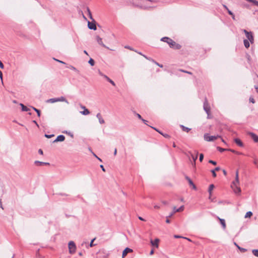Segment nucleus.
<instances>
[{
  "label": "nucleus",
  "mask_w": 258,
  "mask_h": 258,
  "mask_svg": "<svg viewBox=\"0 0 258 258\" xmlns=\"http://www.w3.org/2000/svg\"><path fill=\"white\" fill-rule=\"evenodd\" d=\"M209 162L210 163H211V164L214 165H216L217 164L216 162L213 161V160H211L209 161Z\"/></svg>",
  "instance_id": "41"
},
{
  "label": "nucleus",
  "mask_w": 258,
  "mask_h": 258,
  "mask_svg": "<svg viewBox=\"0 0 258 258\" xmlns=\"http://www.w3.org/2000/svg\"><path fill=\"white\" fill-rule=\"evenodd\" d=\"M239 184H235V182L232 183L231 186L235 194H239L241 192V190L239 186Z\"/></svg>",
  "instance_id": "6"
},
{
  "label": "nucleus",
  "mask_w": 258,
  "mask_h": 258,
  "mask_svg": "<svg viewBox=\"0 0 258 258\" xmlns=\"http://www.w3.org/2000/svg\"><path fill=\"white\" fill-rule=\"evenodd\" d=\"M56 102H65L67 103H69L68 101L64 97H60L57 98H51L47 101V102L51 103H53Z\"/></svg>",
  "instance_id": "3"
},
{
  "label": "nucleus",
  "mask_w": 258,
  "mask_h": 258,
  "mask_svg": "<svg viewBox=\"0 0 258 258\" xmlns=\"http://www.w3.org/2000/svg\"><path fill=\"white\" fill-rule=\"evenodd\" d=\"M100 75H101V76H103L113 86H115V84L114 83V82L112 80H111L110 78H109L107 76H106L105 75H103L101 73H100Z\"/></svg>",
  "instance_id": "14"
},
{
  "label": "nucleus",
  "mask_w": 258,
  "mask_h": 258,
  "mask_svg": "<svg viewBox=\"0 0 258 258\" xmlns=\"http://www.w3.org/2000/svg\"><path fill=\"white\" fill-rule=\"evenodd\" d=\"M204 138L205 141L207 142H211L215 141L218 138H221V136L219 135L210 136L208 134H206L204 135Z\"/></svg>",
  "instance_id": "2"
},
{
  "label": "nucleus",
  "mask_w": 258,
  "mask_h": 258,
  "mask_svg": "<svg viewBox=\"0 0 258 258\" xmlns=\"http://www.w3.org/2000/svg\"><path fill=\"white\" fill-rule=\"evenodd\" d=\"M0 78L1 80H3V73L1 71H0Z\"/></svg>",
  "instance_id": "49"
},
{
  "label": "nucleus",
  "mask_w": 258,
  "mask_h": 258,
  "mask_svg": "<svg viewBox=\"0 0 258 258\" xmlns=\"http://www.w3.org/2000/svg\"><path fill=\"white\" fill-rule=\"evenodd\" d=\"M95 239V238H94L93 239H92L90 242V247H92L94 244H93V241H94V240Z\"/></svg>",
  "instance_id": "43"
},
{
  "label": "nucleus",
  "mask_w": 258,
  "mask_h": 258,
  "mask_svg": "<svg viewBox=\"0 0 258 258\" xmlns=\"http://www.w3.org/2000/svg\"><path fill=\"white\" fill-rule=\"evenodd\" d=\"M214 188V185L213 184H211L209 186V192L210 195H211L212 191L213 190Z\"/></svg>",
  "instance_id": "29"
},
{
  "label": "nucleus",
  "mask_w": 258,
  "mask_h": 258,
  "mask_svg": "<svg viewBox=\"0 0 258 258\" xmlns=\"http://www.w3.org/2000/svg\"><path fill=\"white\" fill-rule=\"evenodd\" d=\"M220 170V168L219 167H217L214 170H211V172L212 173L213 176L214 177H216L217 175L215 173V171H218Z\"/></svg>",
  "instance_id": "21"
},
{
  "label": "nucleus",
  "mask_w": 258,
  "mask_h": 258,
  "mask_svg": "<svg viewBox=\"0 0 258 258\" xmlns=\"http://www.w3.org/2000/svg\"><path fill=\"white\" fill-rule=\"evenodd\" d=\"M38 153L41 155H43V151L41 149L38 150Z\"/></svg>",
  "instance_id": "51"
},
{
  "label": "nucleus",
  "mask_w": 258,
  "mask_h": 258,
  "mask_svg": "<svg viewBox=\"0 0 258 258\" xmlns=\"http://www.w3.org/2000/svg\"><path fill=\"white\" fill-rule=\"evenodd\" d=\"M35 164L36 165H37V166H41V165H49V164L48 163L42 162H40V161H36L35 162Z\"/></svg>",
  "instance_id": "23"
},
{
  "label": "nucleus",
  "mask_w": 258,
  "mask_h": 258,
  "mask_svg": "<svg viewBox=\"0 0 258 258\" xmlns=\"http://www.w3.org/2000/svg\"><path fill=\"white\" fill-rule=\"evenodd\" d=\"M185 178L188 181V183L189 184V185H190L191 186H192L193 187V188L194 189L196 188V186L194 184V183H193V182L192 181V180L190 179V178H189L188 176H186L185 177Z\"/></svg>",
  "instance_id": "20"
},
{
  "label": "nucleus",
  "mask_w": 258,
  "mask_h": 258,
  "mask_svg": "<svg viewBox=\"0 0 258 258\" xmlns=\"http://www.w3.org/2000/svg\"><path fill=\"white\" fill-rule=\"evenodd\" d=\"M154 207L155 209H159L160 208V207L158 205H155Z\"/></svg>",
  "instance_id": "55"
},
{
  "label": "nucleus",
  "mask_w": 258,
  "mask_h": 258,
  "mask_svg": "<svg viewBox=\"0 0 258 258\" xmlns=\"http://www.w3.org/2000/svg\"><path fill=\"white\" fill-rule=\"evenodd\" d=\"M116 153H117V150H116V149H115L114 152V155H116Z\"/></svg>",
  "instance_id": "61"
},
{
  "label": "nucleus",
  "mask_w": 258,
  "mask_h": 258,
  "mask_svg": "<svg viewBox=\"0 0 258 258\" xmlns=\"http://www.w3.org/2000/svg\"><path fill=\"white\" fill-rule=\"evenodd\" d=\"M88 26L89 28L90 29L96 30V29H97L96 25L93 23L89 22L88 24Z\"/></svg>",
  "instance_id": "16"
},
{
  "label": "nucleus",
  "mask_w": 258,
  "mask_h": 258,
  "mask_svg": "<svg viewBox=\"0 0 258 258\" xmlns=\"http://www.w3.org/2000/svg\"><path fill=\"white\" fill-rule=\"evenodd\" d=\"M225 8L228 10V12L229 14V15H230L231 16H232V19H233V20H235V16H234V15H233V14L231 12V11H230V10H229L226 6H225Z\"/></svg>",
  "instance_id": "33"
},
{
  "label": "nucleus",
  "mask_w": 258,
  "mask_h": 258,
  "mask_svg": "<svg viewBox=\"0 0 258 258\" xmlns=\"http://www.w3.org/2000/svg\"><path fill=\"white\" fill-rule=\"evenodd\" d=\"M236 184H239V181L238 179V171H237L236 172V177H235V180L232 182V183H235Z\"/></svg>",
  "instance_id": "22"
},
{
  "label": "nucleus",
  "mask_w": 258,
  "mask_h": 258,
  "mask_svg": "<svg viewBox=\"0 0 258 258\" xmlns=\"http://www.w3.org/2000/svg\"><path fill=\"white\" fill-rule=\"evenodd\" d=\"M69 68H70L71 70H74V71H77V70L76 69V68H75L74 67L72 66H71Z\"/></svg>",
  "instance_id": "42"
},
{
  "label": "nucleus",
  "mask_w": 258,
  "mask_h": 258,
  "mask_svg": "<svg viewBox=\"0 0 258 258\" xmlns=\"http://www.w3.org/2000/svg\"><path fill=\"white\" fill-rule=\"evenodd\" d=\"M183 210H184V206H182L178 209H177V210L175 211V212H181V211H183Z\"/></svg>",
  "instance_id": "34"
},
{
  "label": "nucleus",
  "mask_w": 258,
  "mask_h": 258,
  "mask_svg": "<svg viewBox=\"0 0 258 258\" xmlns=\"http://www.w3.org/2000/svg\"><path fill=\"white\" fill-rule=\"evenodd\" d=\"M174 237L176 238H183V237L182 236H178V235H174Z\"/></svg>",
  "instance_id": "52"
},
{
  "label": "nucleus",
  "mask_w": 258,
  "mask_h": 258,
  "mask_svg": "<svg viewBox=\"0 0 258 258\" xmlns=\"http://www.w3.org/2000/svg\"><path fill=\"white\" fill-rule=\"evenodd\" d=\"M87 12H88V16H89V18H90L91 19H92V14H91V11L90 10V9H89V8H87Z\"/></svg>",
  "instance_id": "30"
},
{
  "label": "nucleus",
  "mask_w": 258,
  "mask_h": 258,
  "mask_svg": "<svg viewBox=\"0 0 258 258\" xmlns=\"http://www.w3.org/2000/svg\"><path fill=\"white\" fill-rule=\"evenodd\" d=\"M223 173H224V174L225 175H226V173H226V171H225V170H223Z\"/></svg>",
  "instance_id": "64"
},
{
  "label": "nucleus",
  "mask_w": 258,
  "mask_h": 258,
  "mask_svg": "<svg viewBox=\"0 0 258 258\" xmlns=\"http://www.w3.org/2000/svg\"><path fill=\"white\" fill-rule=\"evenodd\" d=\"M151 243L152 246H155L156 248H158L159 247V239L158 238L155 239L154 240H151Z\"/></svg>",
  "instance_id": "11"
},
{
  "label": "nucleus",
  "mask_w": 258,
  "mask_h": 258,
  "mask_svg": "<svg viewBox=\"0 0 258 258\" xmlns=\"http://www.w3.org/2000/svg\"><path fill=\"white\" fill-rule=\"evenodd\" d=\"M204 109L208 114V118H210V114L211 108H210V105L208 103V102L207 100H206L204 102Z\"/></svg>",
  "instance_id": "4"
},
{
  "label": "nucleus",
  "mask_w": 258,
  "mask_h": 258,
  "mask_svg": "<svg viewBox=\"0 0 258 258\" xmlns=\"http://www.w3.org/2000/svg\"><path fill=\"white\" fill-rule=\"evenodd\" d=\"M89 63L91 66H94V64H95V62H94V60L92 59V58H90L89 60Z\"/></svg>",
  "instance_id": "32"
},
{
  "label": "nucleus",
  "mask_w": 258,
  "mask_h": 258,
  "mask_svg": "<svg viewBox=\"0 0 258 258\" xmlns=\"http://www.w3.org/2000/svg\"><path fill=\"white\" fill-rule=\"evenodd\" d=\"M20 105L22 107V109L23 111H27L29 110V109L26 106H25L24 104L21 103Z\"/></svg>",
  "instance_id": "26"
},
{
  "label": "nucleus",
  "mask_w": 258,
  "mask_h": 258,
  "mask_svg": "<svg viewBox=\"0 0 258 258\" xmlns=\"http://www.w3.org/2000/svg\"><path fill=\"white\" fill-rule=\"evenodd\" d=\"M96 116L98 118L100 123H101V124L104 123L105 121H104L103 118H102V116H101V114L100 113H98L97 114Z\"/></svg>",
  "instance_id": "17"
},
{
  "label": "nucleus",
  "mask_w": 258,
  "mask_h": 258,
  "mask_svg": "<svg viewBox=\"0 0 258 258\" xmlns=\"http://www.w3.org/2000/svg\"><path fill=\"white\" fill-rule=\"evenodd\" d=\"M249 40H247V39H245L244 40V46L246 48H249V46H250V44H249Z\"/></svg>",
  "instance_id": "24"
},
{
  "label": "nucleus",
  "mask_w": 258,
  "mask_h": 258,
  "mask_svg": "<svg viewBox=\"0 0 258 258\" xmlns=\"http://www.w3.org/2000/svg\"><path fill=\"white\" fill-rule=\"evenodd\" d=\"M235 143L240 147H243V144L241 141L239 139H234Z\"/></svg>",
  "instance_id": "19"
},
{
  "label": "nucleus",
  "mask_w": 258,
  "mask_h": 258,
  "mask_svg": "<svg viewBox=\"0 0 258 258\" xmlns=\"http://www.w3.org/2000/svg\"><path fill=\"white\" fill-rule=\"evenodd\" d=\"M124 48H126V49H130L131 50L135 51V50L133 48H132L131 47H130L129 46L126 45V46H124ZM136 52H137V51H136Z\"/></svg>",
  "instance_id": "36"
},
{
  "label": "nucleus",
  "mask_w": 258,
  "mask_h": 258,
  "mask_svg": "<svg viewBox=\"0 0 258 258\" xmlns=\"http://www.w3.org/2000/svg\"><path fill=\"white\" fill-rule=\"evenodd\" d=\"M161 41L166 42L169 44L171 48L174 49H179L181 47V46L179 44L177 43L172 39L168 37H163L161 39Z\"/></svg>",
  "instance_id": "1"
},
{
  "label": "nucleus",
  "mask_w": 258,
  "mask_h": 258,
  "mask_svg": "<svg viewBox=\"0 0 258 258\" xmlns=\"http://www.w3.org/2000/svg\"><path fill=\"white\" fill-rule=\"evenodd\" d=\"M252 3H253L254 5L258 6V2L256 1L255 0H253V2H252Z\"/></svg>",
  "instance_id": "46"
},
{
  "label": "nucleus",
  "mask_w": 258,
  "mask_h": 258,
  "mask_svg": "<svg viewBox=\"0 0 258 258\" xmlns=\"http://www.w3.org/2000/svg\"><path fill=\"white\" fill-rule=\"evenodd\" d=\"M69 251H70V253H73L75 252L76 245L74 242L70 241L69 243Z\"/></svg>",
  "instance_id": "7"
},
{
  "label": "nucleus",
  "mask_w": 258,
  "mask_h": 258,
  "mask_svg": "<svg viewBox=\"0 0 258 258\" xmlns=\"http://www.w3.org/2000/svg\"><path fill=\"white\" fill-rule=\"evenodd\" d=\"M217 149H218V151H219L221 152H222L224 151L227 150V149H225L221 148L220 147H217Z\"/></svg>",
  "instance_id": "35"
},
{
  "label": "nucleus",
  "mask_w": 258,
  "mask_h": 258,
  "mask_svg": "<svg viewBox=\"0 0 258 258\" xmlns=\"http://www.w3.org/2000/svg\"><path fill=\"white\" fill-rule=\"evenodd\" d=\"M81 107L82 109H83L84 110L83 111H81L80 112V113L82 114L86 115H88V114H90L89 110L88 109H87L85 106H83V105H81Z\"/></svg>",
  "instance_id": "10"
},
{
  "label": "nucleus",
  "mask_w": 258,
  "mask_h": 258,
  "mask_svg": "<svg viewBox=\"0 0 258 258\" xmlns=\"http://www.w3.org/2000/svg\"><path fill=\"white\" fill-rule=\"evenodd\" d=\"M170 220L168 219V218H167V219H166V222L167 223H170Z\"/></svg>",
  "instance_id": "59"
},
{
  "label": "nucleus",
  "mask_w": 258,
  "mask_h": 258,
  "mask_svg": "<svg viewBox=\"0 0 258 258\" xmlns=\"http://www.w3.org/2000/svg\"><path fill=\"white\" fill-rule=\"evenodd\" d=\"M53 59L54 60H55V61H57V62H60V63H61L65 64V62H63V61H61V60H58V59H56V58H53Z\"/></svg>",
  "instance_id": "40"
},
{
  "label": "nucleus",
  "mask_w": 258,
  "mask_h": 258,
  "mask_svg": "<svg viewBox=\"0 0 258 258\" xmlns=\"http://www.w3.org/2000/svg\"><path fill=\"white\" fill-rule=\"evenodd\" d=\"M100 167L102 168V170L105 172V168H104V166L102 165H100Z\"/></svg>",
  "instance_id": "56"
},
{
  "label": "nucleus",
  "mask_w": 258,
  "mask_h": 258,
  "mask_svg": "<svg viewBox=\"0 0 258 258\" xmlns=\"http://www.w3.org/2000/svg\"><path fill=\"white\" fill-rule=\"evenodd\" d=\"M179 71L180 72H183V73H187V74H190V75L192 74L191 72H188V71H184V70H180Z\"/></svg>",
  "instance_id": "39"
},
{
  "label": "nucleus",
  "mask_w": 258,
  "mask_h": 258,
  "mask_svg": "<svg viewBox=\"0 0 258 258\" xmlns=\"http://www.w3.org/2000/svg\"><path fill=\"white\" fill-rule=\"evenodd\" d=\"M65 139V137L63 135H59L57 136L56 139L54 141V142H62Z\"/></svg>",
  "instance_id": "12"
},
{
  "label": "nucleus",
  "mask_w": 258,
  "mask_h": 258,
  "mask_svg": "<svg viewBox=\"0 0 258 258\" xmlns=\"http://www.w3.org/2000/svg\"><path fill=\"white\" fill-rule=\"evenodd\" d=\"M252 252L253 255L258 257V249H253Z\"/></svg>",
  "instance_id": "31"
},
{
  "label": "nucleus",
  "mask_w": 258,
  "mask_h": 258,
  "mask_svg": "<svg viewBox=\"0 0 258 258\" xmlns=\"http://www.w3.org/2000/svg\"><path fill=\"white\" fill-rule=\"evenodd\" d=\"M181 127L182 128L183 131H184L186 133H188L190 130V128L185 127L183 125H181Z\"/></svg>",
  "instance_id": "28"
},
{
  "label": "nucleus",
  "mask_w": 258,
  "mask_h": 258,
  "mask_svg": "<svg viewBox=\"0 0 258 258\" xmlns=\"http://www.w3.org/2000/svg\"><path fill=\"white\" fill-rule=\"evenodd\" d=\"M142 121H143L145 124H147V120H145V119H143V118H142Z\"/></svg>",
  "instance_id": "60"
},
{
  "label": "nucleus",
  "mask_w": 258,
  "mask_h": 258,
  "mask_svg": "<svg viewBox=\"0 0 258 258\" xmlns=\"http://www.w3.org/2000/svg\"><path fill=\"white\" fill-rule=\"evenodd\" d=\"M137 115L139 119H141V120L142 119V116H141V115L140 114H139L137 113Z\"/></svg>",
  "instance_id": "50"
},
{
  "label": "nucleus",
  "mask_w": 258,
  "mask_h": 258,
  "mask_svg": "<svg viewBox=\"0 0 258 258\" xmlns=\"http://www.w3.org/2000/svg\"><path fill=\"white\" fill-rule=\"evenodd\" d=\"M188 153L190 154L191 157L194 160V163L195 164L196 161L198 158V152L196 151V155H194L190 152H189Z\"/></svg>",
  "instance_id": "18"
},
{
  "label": "nucleus",
  "mask_w": 258,
  "mask_h": 258,
  "mask_svg": "<svg viewBox=\"0 0 258 258\" xmlns=\"http://www.w3.org/2000/svg\"><path fill=\"white\" fill-rule=\"evenodd\" d=\"M96 40L97 42V43L101 45L102 46L106 48L107 49H109L108 47H107L103 42L102 39L99 36H96L95 37Z\"/></svg>",
  "instance_id": "8"
},
{
  "label": "nucleus",
  "mask_w": 258,
  "mask_h": 258,
  "mask_svg": "<svg viewBox=\"0 0 258 258\" xmlns=\"http://www.w3.org/2000/svg\"><path fill=\"white\" fill-rule=\"evenodd\" d=\"M203 159H204V155H203V154H201L200 155V158H199V160H200V162H202Z\"/></svg>",
  "instance_id": "37"
},
{
  "label": "nucleus",
  "mask_w": 258,
  "mask_h": 258,
  "mask_svg": "<svg viewBox=\"0 0 258 258\" xmlns=\"http://www.w3.org/2000/svg\"><path fill=\"white\" fill-rule=\"evenodd\" d=\"M154 253V249H152L151 250L150 252V255H152V254H153V253Z\"/></svg>",
  "instance_id": "53"
},
{
  "label": "nucleus",
  "mask_w": 258,
  "mask_h": 258,
  "mask_svg": "<svg viewBox=\"0 0 258 258\" xmlns=\"http://www.w3.org/2000/svg\"><path fill=\"white\" fill-rule=\"evenodd\" d=\"M236 154H238V155H242V153H241V152H236Z\"/></svg>",
  "instance_id": "63"
},
{
  "label": "nucleus",
  "mask_w": 258,
  "mask_h": 258,
  "mask_svg": "<svg viewBox=\"0 0 258 258\" xmlns=\"http://www.w3.org/2000/svg\"><path fill=\"white\" fill-rule=\"evenodd\" d=\"M45 136L47 138H50L51 137H53L54 135H45Z\"/></svg>",
  "instance_id": "47"
},
{
  "label": "nucleus",
  "mask_w": 258,
  "mask_h": 258,
  "mask_svg": "<svg viewBox=\"0 0 258 258\" xmlns=\"http://www.w3.org/2000/svg\"><path fill=\"white\" fill-rule=\"evenodd\" d=\"M249 102H251L252 103H255V100L254 99V98L252 97H250L249 98Z\"/></svg>",
  "instance_id": "38"
},
{
  "label": "nucleus",
  "mask_w": 258,
  "mask_h": 258,
  "mask_svg": "<svg viewBox=\"0 0 258 258\" xmlns=\"http://www.w3.org/2000/svg\"><path fill=\"white\" fill-rule=\"evenodd\" d=\"M163 137H164L166 138H168V139L170 138V136L167 134H164V135H163Z\"/></svg>",
  "instance_id": "45"
},
{
  "label": "nucleus",
  "mask_w": 258,
  "mask_h": 258,
  "mask_svg": "<svg viewBox=\"0 0 258 258\" xmlns=\"http://www.w3.org/2000/svg\"><path fill=\"white\" fill-rule=\"evenodd\" d=\"M218 220H219L222 226V227L224 229H225L226 227V222L224 219H221L219 217H218Z\"/></svg>",
  "instance_id": "15"
},
{
  "label": "nucleus",
  "mask_w": 258,
  "mask_h": 258,
  "mask_svg": "<svg viewBox=\"0 0 258 258\" xmlns=\"http://www.w3.org/2000/svg\"><path fill=\"white\" fill-rule=\"evenodd\" d=\"M235 245L237 246V247L242 252H244L246 251V249L240 247L239 246H238L236 243L234 242Z\"/></svg>",
  "instance_id": "25"
},
{
  "label": "nucleus",
  "mask_w": 258,
  "mask_h": 258,
  "mask_svg": "<svg viewBox=\"0 0 258 258\" xmlns=\"http://www.w3.org/2000/svg\"><path fill=\"white\" fill-rule=\"evenodd\" d=\"M243 32L246 35L247 40H249L251 43L253 42L254 38L251 32H248L246 30H244Z\"/></svg>",
  "instance_id": "5"
},
{
  "label": "nucleus",
  "mask_w": 258,
  "mask_h": 258,
  "mask_svg": "<svg viewBox=\"0 0 258 258\" xmlns=\"http://www.w3.org/2000/svg\"><path fill=\"white\" fill-rule=\"evenodd\" d=\"M249 135L255 142H258V136L257 135L252 133H249Z\"/></svg>",
  "instance_id": "13"
},
{
  "label": "nucleus",
  "mask_w": 258,
  "mask_h": 258,
  "mask_svg": "<svg viewBox=\"0 0 258 258\" xmlns=\"http://www.w3.org/2000/svg\"><path fill=\"white\" fill-rule=\"evenodd\" d=\"M0 68L2 69H3L4 68V65L3 64V62L0 60Z\"/></svg>",
  "instance_id": "44"
},
{
  "label": "nucleus",
  "mask_w": 258,
  "mask_h": 258,
  "mask_svg": "<svg viewBox=\"0 0 258 258\" xmlns=\"http://www.w3.org/2000/svg\"><path fill=\"white\" fill-rule=\"evenodd\" d=\"M139 54H140V55H143L144 57H145L146 58L148 59V58L144 55L142 54L141 52H138Z\"/></svg>",
  "instance_id": "58"
},
{
  "label": "nucleus",
  "mask_w": 258,
  "mask_h": 258,
  "mask_svg": "<svg viewBox=\"0 0 258 258\" xmlns=\"http://www.w3.org/2000/svg\"><path fill=\"white\" fill-rule=\"evenodd\" d=\"M155 63H156L157 65H158V66H159L160 68H162V67H163L162 64H159L158 62H155Z\"/></svg>",
  "instance_id": "57"
},
{
  "label": "nucleus",
  "mask_w": 258,
  "mask_h": 258,
  "mask_svg": "<svg viewBox=\"0 0 258 258\" xmlns=\"http://www.w3.org/2000/svg\"><path fill=\"white\" fill-rule=\"evenodd\" d=\"M252 215V213L251 212H247L246 214L245 215V216L244 217L245 218H250L251 217V216Z\"/></svg>",
  "instance_id": "27"
},
{
  "label": "nucleus",
  "mask_w": 258,
  "mask_h": 258,
  "mask_svg": "<svg viewBox=\"0 0 258 258\" xmlns=\"http://www.w3.org/2000/svg\"><path fill=\"white\" fill-rule=\"evenodd\" d=\"M254 163L255 164H258V160H255L254 161Z\"/></svg>",
  "instance_id": "62"
},
{
  "label": "nucleus",
  "mask_w": 258,
  "mask_h": 258,
  "mask_svg": "<svg viewBox=\"0 0 258 258\" xmlns=\"http://www.w3.org/2000/svg\"><path fill=\"white\" fill-rule=\"evenodd\" d=\"M227 150L230 151H231V152H233L234 153H236V151H235L234 150H232V149H227Z\"/></svg>",
  "instance_id": "54"
},
{
  "label": "nucleus",
  "mask_w": 258,
  "mask_h": 258,
  "mask_svg": "<svg viewBox=\"0 0 258 258\" xmlns=\"http://www.w3.org/2000/svg\"><path fill=\"white\" fill-rule=\"evenodd\" d=\"M37 115L39 117L40 116V111L39 110H37L36 111Z\"/></svg>",
  "instance_id": "48"
},
{
  "label": "nucleus",
  "mask_w": 258,
  "mask_h": 258,
  "mask_svg": "<svg viewBox=\"0 0 258 258\" xmlns=\"http://www.w3.org/2000/svg\"><path fill=\"white\" fill-rule=\"evenodd\" d=\"M133 251V249L130 248L126 247V248H125L122 252V258H124L128 253L132 252Z\"/></svg>",
  "instance_id": "9"
}]
</instances>
